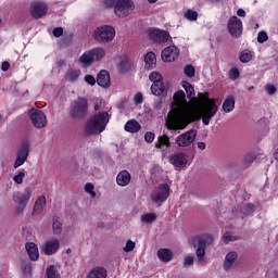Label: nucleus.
Segmentation results:
<instances>
[{
  "instance_id": "1",
  "label": "nucleus",
  "mask_w": 278,
  "mask_h": 278,
  "mask_svg": "<svg viewBox=\"0 0 278 278\" xmlns=\"http://www.w3.org/2000/svg\"><path fill=\"white\" fill-rule=\"evenodd\" d=\"M181 86L186 92H184V90H178L174 93L172 110L165 122L167 129H173L174 131L186 129L190 123L201 121V118L203 125H210V121H212V118L216 116V112H218L216 100L204 98L199 106V100H197L194 87L186 80H182ZM186 93L187 98L191 102L186 100Z\"/></svg>"
},
{
  "instance_id": "2",
  "label": "nucleus",
  "mask_w": 278,
  "mask_h": 278,
  "mask_svg": "<svg viewBox=\"0 0 278 278\" xmlns=\"http://www.w3.org/2000/svg\"><path fill=\"white\" fill-rule=\"evenodd\" d=\"M108 123H110V113L101 112L87 121L85 131L88 134V136L101 134L102 131H105Z\"/></svg>"
},
{
  "instance_id": "3",
  "label": "nucleus",
  "mask_w": 278,
  "mask_h": 278,
  "mask_svg": "<svg viewBox=\"0 0 278 278\" xmlns=\"http://www.w3.org/2000/svg\"><path fill=\"white\" fill-rule=\"evenodd\" d=\"M104 5L114 8V14L119 18H127L136 8L132 0H104Z\"/></svg>"
},
{
  "instance_id": "4",
  "label": "nucleus",
  "mask_w": 278,
  "mask_h": 278,
  "mask_svg": "<svg viewBox=\"0 0 278 278\" xmlns=\"http://www.w3.org/2000/svg\"><path fill=\"white\" fill-rule=\"evenodd\" d=\"M214 242V238L211 235L204 233V235H198L191 239H189V243L192 244V247L197 248V257L198 262L203 266L205 265V248L210 247Z\"/></svg>"
},
{
  "instance_id": "5",
  "label": "nucleus",
  "mask_w": 278,
  "mask_h": 278,
  "mask_svg": "<svg viewBox=\"0 0 278 278\" xmlns=\"http://www.w3.org/2000/svg\"><path fill=\"white\" fill-rule=\"evenodd\" d=\"M168 197H170V182H163L152 190L150 199L154 205L162 207V204L168 201Z\"/></svg>"
},
{
  "instance_id": "6",
  "label": "nucleus",
  "mask_w": 278,
  "mask_h": 278,
  "mask_svg": "<svg viewBox=\"0 0 278 278\" xmlns=\"http://www.w3.org/2000/svg\"><path fill=\"white\" fill-rule=\"evenodd\" d=\"M116 36V30L110 25L100 26L94 29L93 38L98 42H112Z\"/></svg>"
},
{
  "instance_id": "7",
  "label": "nucleus",
  "mask_w": 278,
  "mask_h": 278,
  "mask_svg": "<svg viewBox=\"0 0 278 278\" xmlns=\"http://www.w3.org/2000/svg\"><path fill=\"white\" fill-rule=\"evenodd\" d=\"M31 189L26 188L24 192L16 191L13 193V201L16 207V214H23L25 207H27V203H29V199H31Z\"/></svg>"
},
{
  "instance_id": "8",
  "label": "nucleus",
  "mask_w": 278,
  "mask_h": 278,
  "mask_svg": "<svg viewBox=\"0 0 278 278\" xmlns=\"http://www.w3.org/2000/svg\"><path fill=\"white\" fill-rule=\"evenodd\" d=\"M86 114H88V99L77 98V100L72 103L70 115L72 118H83Z\"/></svg>"
},
{
  "instance_id": "9",
  "label": "nucleus",
  "mask_w": 278,
  "mask_h": 278,
  "mask_svg": "<svg viewBox=\"0 0 278 278\" xmlns=\"http://www.w3.org/2000/svg\"><path fill=\"white\" fill-rule=\"evenodd\" d=\"M169 162L177 170H181V168H187L188 164L192 163V159L186 152H178L170 155Z\"/></svg>"
},
{
  "instance_id": "10",
  "label": "nucleus",
  "mask_w": 278,
  "mask_h": 278,
  "mask_svg": "<svg viewBox=\"0 0 278 278\" xmlns=\"http://www.w3.org/2000/svg\"><path fill=\"white\" fill-rule=\"evenodd\" d=\"M28 116L37 129H42L43 127H47V115L40 110L31 109L28 112Z\"/></svg>"
},
{
  "instance_id": "11",
  "label": "nucleus",
  "mask_w": 278,
  "mask_h": 278,
  "mask_svg": "<svg viewBox=\"0 0 278 278\" xmlns=\"http://www.w3.org/2000/svg\"><path fill=\"white\" fill-rule=\"evenodd\" d=\"M49 12V7L42 0H35L30 4V14L34 18H42Z\"/></svg>"
},
{
  "instance_id": "12",
  "label": "nucleus",
  "mask_w": 278,
  "mask_h": 278,
  "mask_svg": "<svg viewBox=\"0 0 278 278\" xmlns=\"http://www.w3.org/2000/svg\"><path fill=\"white\" fill-rule=\"evenodd\" d=\"M228 31L232 38L242 36V21L238 16H232L228 20Z\"/></svg>"
},
{
  "instance_id": "13",
  "label": "nucleus",
  "mask_w": 278,
  "mask_h": 278,
  "mask_svg": "<svg viewBox=\"0 0 278 278\" xmlns=\"http://www.w3.org/2000/svg\"><path fill=\"white\" fill-rule=\"evenodd\" d=\"M194 140H197V130L191 129L188 130L181 135H179L176 138V144H178V147H190V144H192V142H194Z\"/></svg>"
},
{
  "instance_id": "14",
  "label": "nucleus",
  "mask_w": 278,
  "mask_h": 278,
  "mask_svg": "<svg viewBox=\"0 0 278 278\" xmlns=\"http://www.w3.org/2000/svg\"><path fill=\"white\" fill-rule=\"evenodd\" d=\"M27 157H29V144L23 143L16 153V159L13 165L14 168L23 166L25 162H27Z\"/></svg>"
},
{
  "instance_id": "15",
  "label": "nucleus",
  "mask_w": 278,
  "mask_h": 278,
  "mask_svg": "<svg viewBox=\"0 0 278 278\" xmlns=\"http://www.w3.org/2000/svg\"><path fill=\"white\" fill-rule=\"evenodd\" d=\"M59 249L60 240L56 238L48 239L41 247V251L45 255H55Z\"/></svg>"
},
{
  "instance_id": "16",
  "label": "nucleus",
  "mask_w": 278,
  "mask_h": 278,
  "mask_svg": "<svg viewBox=\"0 0 278 278\" xmlns=\"http://www.w3.org/2000/svg\"><path fill=\"white\" fill-rule=\"evenodd\" d=\"M149 36L154 42H168L170 35L166 30H161L157 28L149 29Z\"/></svg>"
},
{
  "instance_id": "17",
  "label": "nucleus",
  "mask_w": 278,
  "mask_h": 278,
  "mask_svg": "<svg viewBox=\"0 0 278 278\" xmlns=\"http://www.w3.org/2000/svg\"><path fill=\"white\" fill-rule=\"evenodd\" d=\"M161 58L163 62H175L179 58V49L175 46H169L162 51Z\"/></svg>"
},
{
  "instance_id": "18",
  "label": "nucleus",
  "mask_w": 278,
  "mask_h": 278,
  "mask_svg": "<svg viewBox=\"0 0 278 278\" xmlns=\"http://www.w3.org/2000/svg\"><path fill=\"white\" fill-rule=\"evenodd\" d=\"M238 264V252H229L226 254L225 261H224V269L226 270H232V268H236Z\"/></svg>"
},
{
  "instance_id": "19",
  "label": "nucleus",
  "mask_w": 278,
  "mask_h": 278,
  "mask_svg": "<svg viewBox=\"0 0 278 278\" xmlns=\"http://www.w3.org/2000/svg\"><path fill=\"white\" fill-rule=\"evenodd\" d=\"M79 77H81V70L76 67L68 68L65 74V80L70 81V84H77Z\"/></svg>"
},
{
  "instance_id": "20",
  "label": "nucleus",
  "mask_w": 278,
  "mask_h": 278,
  "mask_svg": "<svg viewBox=\"0 0 278 278\" xmlns=\"http://www.w3.org/2000/svg\"><path fill=\"white\" fill-rule=\"evenodd\" d=\"M29 260L36 262L40 257V252L38 251V245L34 242H28L25 245Z\"/></svg>"
},
{
  "instance_id": "21",
  "label": "nucleus",
  "mask_w": 278,
  "mask_h": 278,
  "mask_svg": "<svg viewBox=\"0 0 278 278\" xmlns=\"http://www.w3.org/2000/svg\"><path fill=\"white\" fill-rule=\"evenodd\" d=\"M45 205H47V198L45 195H40L35 201L33 216H40V214H42V211L45 210Z\"/></svg>"
},
{
  "instance_id": "22",
  "label": "nucleus",
  "mask_w": 278,
  "mask_h": 278,
  "mask_svg": "<svg viewBox=\"0 0 278 278\" xmlns=\"http://www.w3.org/2000/svg\"><path fill=\"white\" fill-rule=\"evenodd\" d=\"M116 182L118 186L122 187L129 186V184L131 182V174H129V172L125 169L119 172L116 176Z\"/></svg>"
},
{
  "instance_id": "23",
  "label": "nucleus",
  "mask_w": 278,
  "mask_h": 278,
  "mask_svg": "<svg viewBox=\"0 0 278 278\" xmlns=\"http://www.w3.org/2000/svg\"><path fill=\"white\" fill-rule=\"evenodd\" d=\"M108 269L102 266L93 267L88 274L87 278H106Z\"/></svg>"
},
{
  "instance_id": "24",
  "label": "nucleus",
  "mask_w": 278,
  "mask_h": 278,
  "mask_svg": "<svg viewBox=\"0 0 278 278\" xmlns=\"http://www.w3.org/2000/svg\"><path fill=\"white\" fill-rule=\"evenodd\" d=\"M97 84H98V86H101V88H109V86L111 84L110 73H108V71H101L98 74Z\"/></svg>"
},
{
  "instance_id": "25",
  "label": "nucleus",
  "mask_w": 278,
  "mask_h": 278,
  "mask_svg": "<svg viewBox=\"0 0 278 278\" xmlns=\"http://www.w3.org/2000/svg\"><path fill=\"white\" fill-rule=\"evenodd\" d=\"M222 108L224 112H226V114L233 112V110L236 109V98H233V96H227L223 102Z\"/></svg>"
},
{
  "instance_id": "26",
  "label": "nucleus",
  "mask_w": 278,
  "mask_h": 278,
  "mask_svg": "<svg viewBox=\"0 0 278 278\" xmlns=\"http://www.w3.org/2000/svg\"><path fill=\"white\" fill-rule=\"evenodd\" d=\"M124 129L125 131H128V134H138V131L142 129V126L140 125V123H138V121L130 119L126 123Z\"/></svg>"
},
{
  "instance_id": "27",
  "label": "nucleus",
  "mask_w": 278,
  "mask_h": 278,
  "mask_svg": "<svg viewBox=\"0 0 278 278\" xmlns=\"http://www.w3.org/2000/svg\"><path fill=\"white\" fill-rule=\"evenodd\" d=\"M79 62L85 67L91 66L94 62V59L92 58V52L90 50L86 51L79 56Z\"/></svg>"
},
{
  "instance_id": "28",
  "label": "nucleus",
  "mask_w": 278,
  "mask_h": 278,
  "mask_svg": "<svg viewBox=\"0 0 278 278\" xmlns=\"http://www.w3.org/2000/svg\"><path fill=\"white\" fill-rule=\"evenodd\" d=\"M151 92L155 97H161V94L166 93V85H164V83H153L151 86Z\"/></svg>"
},
{
  "instance_id": "29",
  "label": "nucleus",
  "mask_w": 278,
  "mask_h": 278,
  "mask_svg": "<svg viewBox=\"0 0 278 278\" xmlns=\"http://www.w3.org/2000/svg\"><path fill=\"white\" fill-rule=\"evenodd\" d=\"M144 62H146V68L148 70L155 68L157 64V58L155 56V53L148 52L144 56Z\"/></svg>"
},
{
  "instance_id": "30",
  "label": "nucleus",
  "mask_w": 278,
  "mask_h": 278,
  "mask_svg": "<svg viewBox=\"0 0 278 278\" xmlns=\"http://www.w3.org/2000/svg\"><path fill=\"white\" fill-rule=\"evenodd\" d=\"M157 257L161 262H164L166 264L170 262V260H173V251L168 249H160L157 251Z\"/></svg>"
},
{
  "instance_id": "31",
  "label": "nucleus",
  "mask_w": 278,
  "mask_h": 278,
  "mask_svg": "<svg viewBox=\"0 0 278 278\" xmlns=\"http://www.w3.org/2000/svg\"><path fill=\"white\" fill-rule=\"evenodd\" d=\"M90 51L93 58V62H100V60H103V58H105V49L103 48H93L90 49Z\"/></svg>"
},
{
  "instance_id": "32",
  "label": "nucleus",
  "mask_w": 278,
  "mask_h": 278,
  "mask_svg": "<svg viewBox=\"0 0 278 278\" xmlns=\"http://www.w3.org/2000/svg\"><path fill=\"white\" fill-rule=\"evenodd\" d=\"M46 277L47 278H62L60 275V270L55 265H48L46 269Z\"/></svg>"
},
{
  "instance_id": "33",
  "label": "nucleus",
  "mask_w": 278,
  "mask_h": 278,
  "mask_svg": "<svg viewBox=\"0 0 278 278\" xmlns=\"http://www.w3.org/2000/svg\"><path fill=\"white\" fill-rule=\"evenodd\" d=\"M255 160H257V154H255L254 152L248 153L242 163L243 168H249V166H251V164H253Z\"/></svg>"
},
{
  "instance_id": "34",
  "label": "nucleus",
  "mask_w": 278,
  "mask_h": 278,
  "mask_svg": "<svg viewBox=\"0 0 278 278\" xmlns=\"http://www.w3.org/2000/svg\"><path fill=\"white\" fill-rule=\"evenodd\" d=\"M157 220V215L155 213H146L141 215V223L144 225H151V223H155Z\"/></svg>"
},
{
  "instance_id": "35",
  "label": "nucleus",
  "mask_w": 278,
  "mask_h": 278,
  "mask_svg": "<svg viewBox=\"0 0 278 278\" xmlns=\"http://www.w3.org/2000/svg\"><path fill=\"white\" fill-rule=\"evenodd\" d=\"M156 149H162V147H170V139L168 136L163 135L159 137L157 142L155 143Z\"/></svg>"
},
{
  "instance_id": "36",
  "label": "nucleus",
  "mask_w": 278,
  "mask_h": 278,
  "mask_svg": "<svg viewBox=\"0 0 278 278\" xmlns=\"http://www.w3.org/2000/svg\"><path fill=\"white\" fill-rule=\"evenodd\" d=\"M52 230L53 233H55L56 236H59V233H62V223L59 218H53Z\"/></svg>"
},
{
  "instance_id": "37",
  "label": "nucleus",
  "mask_w": 278,
  "mask_h": 278,
  "mask_svg": "<svg viewBox=\"0 0 278 278\" xmlns=\"http://www.w3.org/2000/svg\"><path fill=\"white\" fill-rule=\"evenodd\" d=\"M252 58H253V54H251V51L244 50L241 52L240 62H242L243 64H247V62H251Z\"/></svg>"
},
{
  "instance_id": "38",
  "label": "nucleus",
  "mask_w": 278,
  "mask_h": 278,
  "mask_svg": "<svg viewBox=\"0 0 278 278\" xmlns=\"http://www.w3.org/2000/svg\"><path fill=\"white\" fill-rule=\"evenodd\" d=\"M119 66H121L122 71H124V72L131 68V63L129 62V58H127V56L121 58Z\"/></svg>"
},
{
  "instance_id": "39",
  "label": "nucleus",
  "mask_w": 278,
  "mask_h": 278,
  "mask_svg": "<svg viewBox=\"0 0 278 278\" xmlns=\"http://www.w3.org/2000/svg\"><path fill=\"white\" fill-rule=\"evenodd\" d=\"M85 192L91 197V199H94L97 197V192H94V185L92 182H87L85 185Z\"/></svg>"
},
{
  "instance_id": "40",
  "label": "nucleus",
  "mask_w": 278,
  "mask_h": 278,
  "mask_svg": "<svg viewBox=\"0 0 278 278\" xmlns=\"http://www.w3.org/2000/svg\"><path fill=\"white\" fill-rule=\"evenodd\" d=\"M185 18H187V21H197V18H199V13L189 9L185 12Z\"/></svg>"
},
{
  "instance_id": "41",
  "label": "nucleus",
  "mask_w": 278,
  "mask_h": 278,
  "mask_svg": "<svg viewBox=\"0 0 278 278\" xmlns=\"http://www.w3.org/2000/svg\"><path fill=\"white\" fill-rule=\"evenodd\" d=\"M184 73L186 77H189L190 79H192V77H194V74L197 73V70H194V66L189 64L185 66Z\"/></svg>"
},
{
  "instance_id": "42",
  "label": "nucleus",
  "mask_w": 278,
  "mask_h": 278,
  "mask_svg": "<svg viewBox=\"0 0 278 278\" xmlns=\"http://www.w3.org/2000/svg\"><path fill=\"white\" fill-rule=\"evenodd\" d=\"M134 249H136V242L128 240L125 244V247L123 248L124 253H131V251H134Z\"/></svg>"
},
{
  "instance_id": "43",
  "label": "nucleus",
  "mask_w": 278,
  "mask_h": 278,
  "mask_svg": "<svg viewBox=\"0 0 278 278\" xmlns=\"http://www.w3.org/2000/svg\"><path fill=\"white\" fill-rule=\"evenodd\" d=\"M223 238L226 244H228V242H236V240H238V238L233 236V233H231L230 231L225 232Z\"/></svg>"
},
{
  "instance_id": "44",
  "label": "nucleus",
  "mask_w": 278,
  "mask_h": 278,
  "mask_svg": "<svg viewBox=\"0 0 278 278\" xmlns=\"http://www.w3.org/2000/svg\"><path fill=\"white\" fill-rule=\"evenodd\" d=\"M150 81H153V84L162 83V74L152 72L150 74Z\"/></svg>"
},
{
  "instance_id": "45",
  "label": "nucleus",
  "mask_w": 278,
  "mask_h": 278,
  "mask_svg": "<svg viewBox=\"0 0 278 278\" xmlns=\"http://www.w3.org/2000/svg\"><path fill=\"white\" fill-rule=\"evenodd\" d=\"M23 179H25V170L18 172V174L13 177V181L18 185L23 184Z\"/></svg>"
},
{
  "instance_id": "46",
  "label": "nucleus",
  "mask_w": 278,
  "mask_h": 278,
  "mask_svg": "<svg viewBox=\"0 0 278 278\" xmlns=\"http://www.w3.org/2000/svg\"><path fill=\"white\" fill-rule=\"evenodd\" d=\"M268 40V34H266V31L262 30L258 33L257 35V42H260L261 45H264V42H266Z\"/></svg>"
},
{
  "instance_id": "47",
  "label": "nucleus",
  "mask_w": 278,
  "mask_h": 278,
  "mask_svg": "<svg viewBox=\"0 0 278 278\" xmlns=\"http://www.w3.org/2000/svg\"><path fill=\"white\" fill-rule=\"evenodd\" d=\"M229 77L232 81H236V79H238V77H240V71H238V68L232 67L229 71Z\"/></svg>"
},
{
  "instance_id": "48",
  "label": "nucleus",
  "mask_w": 278,
  "mask_h": 278,
  "mask_svg": "<svg viewBox=\"0 0 278 278\" xmlns=\"http://www.w3.org/2000/svg\"><path fill=\"white\" fill-rule=\"evenodd\" d=\"M84 81H86V84H88L89 86H94L97 84V79L90 74L85 75Z\"/></svg>"
},
{
  "instance_id": "49",
  "label": "nucleus",
  "mask_w": 278,
  "mask_h": 278,
  "mask_svg": "<svg viewBox=\"0 0 278 278\" xmlns=\"http://www.w3.org/2000/svg\"><path fill=\"white\" fill-rule=\"evenodd\" d=\"M192 264H194V256H192V255L185 256V258H184V266L186 268H188V266H192Z\"/></svg>"
},
{
  "instance_id": "50",
  "label": "nucleus",
  "mask_w": 278,
  "mask_h": 278,
  "mask_svg": "<svg viewBox=\"0 0 278 278\" xmlns=\"http://www.w3.org/2000/svg\"><path fill=\"white\" fill-rule=\"evenodd\" d=\"M253 212H255V205L253 204H247L245 206H243V213L249 216V214H253Z\"/></svg>"
},
{
  "instance_id": "51",
  "label": "nucleus",
  "mask_w": 278,
  "mask_h": 278,
  "mask_svg": "<svg viewBox=\"0 0 278 278\" xmlns=\"http://www.w3.org/2000/svg\"><path fill=\"white\" fill-rule=\"evenodd\" d=\"M22 270L24 275H31V264L30 263H24L22 265Z\"/></svg>"
},
{
  "instance_id": "52",
  "label": "nucleus",
  "mask_w": 278,
  "mask_h": 278,
  "mask_svg": "<svg viewBox=\"0 0 278 278\" xmlns=\"http://www.w3.org/2000/svg\"><path fill=\"white\" fill-rule=\"evenodd\" d=\"M265 90H266L267 94L273 96L277 92V87H275V85L268 84L265 86Z\"/></svg>"
},
{
  "instance_id": "53",
  "label": "nucleus",
  "mask_w": 278,
  "mask_h": 278,
  "mask_svg": "<svg viewBox=\"0 0 278 278\" xmlns=\"http://www.w3.org/2000/svg\"><path fill=\"white\" fill-rule=\"evenodd\" d=\"M144 140L146 142H153L155 140V134L151 132V131H147L144 135Z\"/></svg>"
},
{
  "instance_id": "54",
  "label": "nucleus",
  "mask_w": 278,
  "mask_h": 278,
  "mask_svg": "<svg viewBox=\"0 0 278 278\" xmlns=\"http://www.w3.org/2000/svg\"><path fill=\"white\" fill-rule=\"evenodd\" d=\"M62 34H64V29H62V27H56L53 29V36L55 38H60V36H62Z\"/></svg>"
},
{
  "instance_id": "55",
  "label": "nucleus",
  "mask_w": 278,
  "mask_h": 278,
  "mask_svg": "<svg viewBox=\"0 0 278 278\" xmlns=\"http://www.w3.org/2000/svg\"><path fill=\"white\" fill-rule=\"evenodd\" d=\"M134 101L137 105H140V103H142L143 101L142 93H136L134 97Z\"/></svg>"
},
{
  "instance_id": "56",
  "label": "nucleus",
  "mask_w": 278,
  "mask_h": 278,
  "mask_svg": "<svg viewBox=\"0 0 278 278\" xmlns=\"http://www.w3.org/2000/svg\"><path fill=\"white\" fill-rule=\"evenodd\" d=\"M1 71H10V63L8 61H4L1 65Z\"/></svg>"
},
{
  "instance_id": "57",
  "label": "nucleus",
  "mask_w": 278,
  "mask_h": 278,
  "mask_svg": "<svg viewBox=\"0 0 278 278\" xmlns=\"http://www.w3.org/2000/svg\"><path fill=\"white\" fill-rule=\"evenodd\" d=\"M206 147L207 146L205 144V142H203V141L198 142V149L200 151H205Z\"/></svg>"
},
{
  "instance_id": "58",
  "label": "nucleus",
  "mask_w": 278,
  "mask_h": 278,
  "mask_svg": "<svg viewBox=\"0 0 278 278\" xmlns=\"http://www.w3.org/2000/svg\"><path fill=\"white\" fill-rule=\"evenodd\" d=\"M237 14H238V16L244 17V16H247V11H244L243 9H239L237 11Z\"/></svg>"
},
{
  "instance_id": "59",
  "label": "nucleus",
  "mask_w": 278,
  "mask_h": 278,
  "mask_svg": "<svg viewBox=\"0 0 278 278\" xmlns=\"http://www.w3.org/2000/svg\"><path fill=\"white\" fill-rule=\"evenodd\" d=\"M274 157H275V160H277V162H278V149H277L276 152L274 153Z\"/></svg>"
},
{
  "instance_id": "60",
  "label": "nucleus",
  "mask_w": 278,
  "mask_h": 278,
  "mask_svg": "<svg viewBox=\"0 0 278 278\" xmlns=\"http://www.w3.org/2000/svg\"><path fill=\"white\" fill-rule=\"evenodd\" d=\"M149 3H157V0H148Z\"/></svg>"
},
{
  "instance_id": "61",
  "label": "nucleus",
  "mask_w": 278,
  "mask_h": 278,
  "mask_svg": "<svg viewBox=\"0 0 278 278\" xmlns=\"http://www.w3.org/2000/svg\"><path fill=\"white\" fill-rule=\"evenodd\" d=\"M100 108H101V106H100L99 104H96V105H94V110H96V111H97V110H100Z\"/></svg>"
},
{
  "instance_id": "62",
  "label": "nucleus",
  "mask_w": 278,
  "mask_h": 278,
  "mask_svg": "<svg viewBox=\"0 0 278 278\" xmlns=\"http://www.w3.org/2000/svg\"><path fill=\"white\" fill-rule=\"evenodd\" d=\"M67 253H71V249L67 250Z\"/></svg>"
},
{
  "instance_id": "63",
  "label": "nucleus",
  "mask_w": 278,
  "mask_h": 278,
  "mask_svg": "<svg viewBox=\"0 0 278 278\" xmlns=\"http://www.w3.org/2000/svg\"><path fill=\"white\" fill-rule=\"evenodd\" d=\"M0 25H1V18H0Z\"/></svg>"
}]
</instances>
